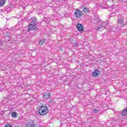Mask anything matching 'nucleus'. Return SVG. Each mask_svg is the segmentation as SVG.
Returning a JSON list of instances; mask_svg holds the SVG:
<instances>
[{"mask_svg":"<svg viewBox=\"0 0 127 127\" xmlns=\"http://www.w3.org/2000/svg\"><path fill=\"white\" fill-rule=\"evenodd\" d=\"M39 113L41 116H45L48 114V108L47 106H41L39 110Z\"/></svg>","mask_w":127,"mask_h":127,"instance_id":"f257e3e1","label":"nucleus"},{"mask_svg":"<svg viewBox=\"0 0 127 127\" xmlns=\"http://www.w3.org/2000/svg\"><path fill=\"white\" fill-rule=\"evenodd\" d=\"M74 14L76 18H80V17H82V15H83V12L81 11V10L77 9L75 10Z\"/></svg>","mask_w":127,"mask_h":127,"instance_id":"f03ea898","label":"nucleus"},{"mask_svg":"<svg viewBox=\"0 0 127 127\" xmlns=\"http://www.w3.org/2000/svg\"><path fill=\"white\" fill-rule=\"evenodd\" d=\"M108 24H109V23L108 22H101L100 25H99L97 26V30H98V31H100V30H101V28H103V27H106V25H107Z\"/></svg>","mask_w":127,"mask_h":127,"instance_id":"7ed1b4c3","label":"nucleus"},{"mask_svg":"<svg viewBox=\"0 0 127 127\" xmlns=\"http://www.w3.org/2000/svg\"><path fill=\"white\" fill-rule=\"evenodd\" d=\"M29 28H28V30L29 31L30 30H36V29H37V27H36L35 26V24H31L30 25H29Z\"/></svg>","mask_w":127,"mask_h":127,"instance_id":"20e7f679","label":"nucleus"},{"mask_svg":"<svg viewBox=\"0 0 127 127\" xmlns=\"http://www.w3.org/2000/svg\"><path fill=\"white\" fill-rule=\"evenodd\" d=\"M76 28H77L78 30L79 31H84V26L83 25L80 23H78L76 25Z\"/></svg>","mask_w":127,"mask_h":127,"instance_id":"39448f33","label":"nucleus"},{"mask_svg":"<svg viewBox=\"0 0 127 127\" xmlns=\"http://www.w3.org/2000/svg\"><path fill=\"white\" fill-rule=\"evenodd\" d=\"M100 70L96 69L92 72V76L93 77H98V76H100Z\"/></svg>","mask_w":127,"mask_h":127,"instance_id":"423d86ee","label":"nucleus"},{"mask_svg":"<svg viewBox=\"0 0 127 127\" xmlns=\"http://www.w3.org/2000/svg\"><path fill=\"white\" fill-rule=\"evenodd\" d=\"M117 22L121 25H125L127 22V21L125 19L122 20L119 19L118 20Z\"/></svg>","mask_w":127,"mask_h":127,"instance_id":"0eeeda50","label":"nucleus"},{"mask_svg":"<svg viewBox=\"0 0 127 127\" xmlns=\"http://www.w3.org/2000/svg\"><path fill=\"white\" fill-rule=\"evenodd\" d=\"M121 115L124 117L127 116V108H125L123 110L122 112L121 113Z\"/></svg>","mask_w":127,"mask_h":127,"instance_id":"6e6552de","label":"nucleus"},{"mask_svg":"<svg viewBox=\"0 0 127 127\" xmlns=\"http://www.w3.org/2000/svg\"><path fill=\"white\" fill-rule=\"evenodd\" d=\"M43 95L44 99H49L50 97V94L48 93H44Z\"/></svg>","mask_w":127,"mask_h":127,"instance_id":"1a4fd4ad","label":"nucleus"},{"mask_svg":"<svg viewBox=\"0 0 127 127\" xmlns=\"http://www.w3.org/2000/svg\"><path fill=\"white\" fill-rule=\"evenodd\" d=\"M82 10L84 13H87L89 12V8L84 7Z\"/></svg>","mask_w":127,"mask_h":127,"instance_id":"9d476101","label":"nucleus"},{"mask_svg":"<svg viewBox=\"0 0 127 127\" xmlns=\"http://www.w3.org/2000/svg\"><path fill=\"white\" fill-rule=\"evenodd\" d=\"M5 3V0H0V6H2Z\"/></svg>","mask_w":127,"mask_h":127,"instance_id":"9b49d317","label":"nucleus"},{"mask_svg":"<svg viewBox=\"0 0 127 127\" xmlns=\"http://www.w3.org/2000/svg\"><path fill=\"white\" fill-rule=\"evenodd\" d=\"M16 115H17V113L16 112H13L12 113V118H14V117H16Z\"/></svg>","mask_w":127,"mask_h":127,"instance_id":"f8f14e48","label":"nucleus"},{"mask_svg":"<svg viewBox=\"0 0 127 127\" xmlns=\"http://www.w3.org/2000/svg\"><path fill=\"white\" fill-rule=\"evenodd\" d=\"M99 112V110H98L97 109L95 108L93 110V113H95V114H97Z\"/></svg>","mask_w":127,"mask_h":127,"instance_id":"ddd939ff","label":"nucleus"},{"mask_svg":"<svg viewBox=\"0 0 127 127\" xmlns=\"http://www.w3.org/2000/svg\"><path fill=\"white\" fill-rule=\"evenodd\" d=\"M44 43V42L41 40L39 42V44L40 45H43Z\"/></svg>","mask_w":127,"mask_h":127,"instance_id":"4468645a","label":"nucleus"},{"mask_svg":"<svg viewBox=\"0 0 127 127\" xmlns=\"http://www.w3.org/2000/svg\"><path fill=\"white\" fill-rule=\"evenodd\" d=\"M5 127H11V125L8 124L5 125Z\"/></svg>","mask_w":127,"mask_h":127,"instance_id":"2eb2a0df","label":"nucleus"},{"mask_svg":"<svg viewBox=\"0 0 127 127\" xmlns=\"http://www.w3.org/2000/svg\"><path fill=\"white\" fill-rule=\"evenodd\" d=\"M31 127H34V124H31Z\"/></svg>","mask_w":127,"mask_h":127,"instance_id":"dca6fc26","label":"nucleus"},{"mask_svg":"<svg viewBox=\"0 0 127 127\" xmlns=\"http://www.w3.org/2000/svg\"><path fill=\"white\" fill-rule=\"evenodd\" d=\"M112 15H116V13H112Z\"/></svg>","mask_w":127,"mask_h":127,"instance_id":"f3484780","label":"nucleus"},{"mask_svg":"<svg viewBox=\"0 0 127 127\" xmlns=\"http://www.w3.org/2000/svg\"><path fill=\"white\" fill-rule=\"evenodd\" d=\"M1 44H2V42H0V45H1Z\"/></svg>","mask_w":127,"mask_h":127,"instance_id":"a211bd4d","label":"nucleus"},{"mask_svg":"<svg viewBox=\"0 0 127 127\" xmlns=\"http://www.w3.org/2000/svg\"><path fill=\"white\" fill-rule=\"evenodd\" d=\"M45 41V40H44Z\"/></svg>","mask_w":127,"mask_h":127,"instance_id":"6ab92c4d","label":"nucleus"},{"mask_svg":"<svg viewBox=\"0 0 127 127\" xmlns=\"http://www.w3.org/2000/svg\"><path fill=\"white\" fill-rule=\"evenodd\" d=\"M45 41V40H44Z\"/></svg>","mask_w":127,"mask_h":127,"instance_id":"aec40b11","label":"nucleus"}]
</instances>
